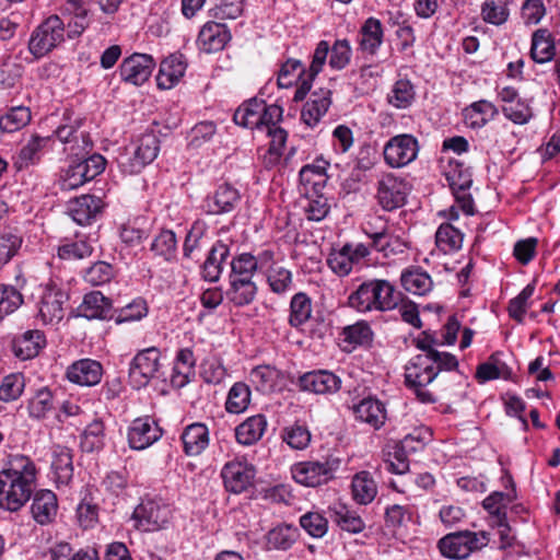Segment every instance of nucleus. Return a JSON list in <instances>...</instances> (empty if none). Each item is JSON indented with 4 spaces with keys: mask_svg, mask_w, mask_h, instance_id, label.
<instances>
[{
    "mask_svg": "<svg viewBox=\"0 0 560 560\" xmlns=\"http://www.w3.org/2000/svg\"><path fill=\"white\" fill-rule=\"evenodd\" d=\"M339 464L340 460L335 457L326 458L324 462H300L291 467V474L293 479L300 485L318 487L334 478Z\"/></svg>",
    "mask_w": 560,
    "mask_h": 560,
    "instance_id": "423d86ee",
    "label": "nucleus"
},
{
    "mask_svg": "<svg viewBox=\"0 0 560 560\" xmlns=\"http://www.w3.org/2000/svg\"><path fill=\"white\" fill-rule=\"evenodd\" d=\"M329 55V67L332 70L346 69L352 58V46L349 39H336L330 46L327 40H319L312 55V61L308 68V78L302 85L295 90L293 101L302 102L311 91L314 79L323 71Z\"/></svg>",
    "mask_w": 560,
    "mask_h": 560,
    "instance_id": "f03ea898",
    "label": "nucleus"
},
{
    "mask_svg": "<svg viewBox=\"0 0 560 560\" xmlns=\"http://www.w3.org/2000/svg\"><path fill=\"white\" fill-rule=\"evenodd\" d=\"M155 66L151 55L135 52L121 61L119 75L124 82L140 86L150 79Z\"/></svg>",
    "mask_w": 560,
    "mask_h": 560,
    "instance_id": "4468645a",
    "label": "nucleus"
},
{
    "mask_svg": "<svg viewBox=\"0 0 560 560\" xmlns=\"http://www.w3.org/2000/svg\"><path fill=\"white\" fill-rule=\"evenodd\" d=\"M412 509L407 505L393 504L385 510V524L388 528L405 527L412 520Z\"/></svg>",
    "mask_w": 560,
    "mask_h": 560,
    "instance_id": "338daca9",
    "label": "nucleus"
},
{
    "mask_svg": "<svg viewBox=\"0 0 560 560\" xmlns=\"http://www.w3.org/2000/svg\"><path fill=\"white\" fill-rule=\"evenodd\" d=\"M180 440L187 456H198L209 445V429L205 423L194 422L184 429Z\"/></svg>",
    "mask_w": 560,
    "mask_h": 560,
    "instance_id": "c756f323",
    "label": "nucleus"
},
{
    "mask_svg": "<svg viewBox=\"0 0 560 560\" xmlns=\"http://www.w3.org/2000/svg\"><path fill=\"white\" fill-rule=\"evenodd\" d=\"M151 249L159 256H162L165 260H172L176 256L177 241L175 233L171 230L161 231L155 236Z\"/></svg>",
    "mask_w": 560,
    "mask_h": 560,
    "instance_id": "69168bd1",
    "label": "nucleus"
},
{
    "mask_svg": "<svg viewBox=\"0 0 560 560\" xmlns=\"http://www.w3.org/2000/svg\"><path fill=\"white\" fill-rule=\"evenodd\" d=\"M282 378V372L271 365H258L250 371L252 383L262 394L275 392Z\"/></svg>",
    "mask_w": 560,
    "mask_h": 560,
    "instance_id": "4c0bfd02",
    "label": "nucleus"
},
{
    "mask_svg": "<svg viewBox=\"0 0 560 560\" xmlns=\"http://www.w3.org/2000/svg\"><path fill=\"white\" fill-rule=\"evenodd\" d=\"M331 511L332 521L341 530L350 534H359L364 530L365 523L355 511L342 504L336 505Z\"/></svg>",
    "mask_w": 560,
    "mask_h": 560,
    "instance_id": "de8ad7c7",
    "label": "nucleus"
},
{
    "mask_svg": "<svg viewBox=\"0 0 560 560\" xmlns=\"http://www.w3.org/2000/svg\"><path fill=\"white\" fill-rule=\"evenodd\" d=\"M464 234L451 223H443L435 233V244L443 254L458 250L463 245Z\"/></svg>",
    "mask_w": 560,
    "mask_h": 560,
    "instance_id": "8fccbe9b",
    "label": "nucleus"
},
{
    "mask_svg": "<svg viewBox=\"0 0 560 560\" xmlns=\"http://www.w3.org/2000/svg\"><path fill=\"white\" fill-rule=\"evenodd\" d=\"M36 474V466L30 457L13 455L9 467L0 470V509L20 511L34 492Z\"/></svg>",
    "mask_w": 560,
    "mask_h": 560,
    "instance_id": "f257e3e1",
    "label": "nucleus"
},
{
    "mask_svg": "<svg viewBox=\"0 0 560 560\" xmlns=\"http://www.w3.org/2000/svg\"><path fill=\"white\" fill-rule=\"evenodd\" d=\"M54 407L52 393L48 387H42L30 398L27 410L31 418L43 419Z\"/></svg>",
    "mask_w": 560,
    "mask_h": 560,
    "instance_id": "6e6d98bb",
    "label": "nucleus"
},
{
    "mask_svg": "<svg viewBox=\"0 0 560 560\" xmlns=\"http://www.w3.org/2000/svg\"><path fill=\"white\" fill-rule=\"evenodd\" d=\"M160 152V140L153 132L143 133L132 145L117 158L122 173L133 175L140 173L152 163Z\"/></svg>",
    "mask_w": 560,
    "mask_h": 560,
    "instance_id": "20e7f679",
    "label": "nucleus"
},
{
    "mask_svg": "<svg viewBox=\"0 0 560 560\" xmlns=\"http://www.w3.org/2000/svg\"><path fill=\"white\" fill-rule=\"evenodd\" d=\"M359 49L362 52L374 56L384 42V28L382 22L373 16L368 18L359 31Z\"/></svg>",
    "mask_w": 560,
    "mask_h": 560,
    "instance_id": "2f4dec72",
    "label": "nucleus"
},
{
    "mask_svg": "<svg viewBox=\"0 0 560 560\" xmlns=\"http://www.w3.org/2000/svg\"><path fill=\"white\" fill-rule=\"evenodd\" d=\"M512 369L500 360L499 353H492L487 362L477 366L475 376L479 383H486L498 378L508 381L512 378Z\"/></svg>",
    "mask_w": 560,
    "mask_h": 560,
    "instance_id": "58836bf2",
    "label": "nucleus"
},
{
    "mask_svg": "<svg viewBox=\"0 0 560 560\" xmlns=\"http://www.w3.org/2000/svg\"><path fill=\"white\" fill-rule=\"evenodd\" d=\"M103 376L102 364L92 359H81L67 369V378L80 386L97 385Z\"/></svg>",
    "mask_w": 560,
    "mask_h": 560,
    "instance_id": "b1692460",
    "label": "nucleus"
},
{
    "mask_svg": "<svg viewBox=\"0 0 560 560\" xmlns=\"http://www.w3.org/2000/svg\"><path fill=\"white\" fill-rule=\"evenodd\" d=\"M196 359L194 352L189 348L180 349L175 358L173 374L171 381L178 387L189 383L190 377L195 374Z\"/></svg>",
    "mask_w": 560,
    "mask_h": 560,
    "instance_id": "ea45409f",
    "label": "nucleus"
},
{
    "mask_svg": "<svg viewBox=\"0 0 560 560\" xmlns=\"http://www.w3.org/2000/svg\"><path fill=\"white\" fill-rule=\"evenodd\" d=\"M55 481L68 485L73 477L72 453L68 447L58 446L51 462Z\"/></svg>",
    "mask_w": 560,
    "mask_h": 560,
    "instance_id": "49530a36",
    "label": "nucleus"
},
{
    "mask_svg": "<svg viewBox=\"0 0 560 560\" xmlns=\"http://www.w3.org/2000/svg\"><path fill=\"white\" fill-rule=\"evenodd\" d=\"M377 491V483L370 471L362 470L352 477L351 493L358 504H370L376 498Z\"/></svg>",
    "mask_w": 560,
    "mask_h": 560,
    "instance_id": "c9c22d12",
    "label": "nucleus"
},
{
    "mask_svg": "<svg viewBox=\"0 0 560 560\" xmlns=\"http://www.w3.org/2000/svg\"><path fill=\"white\" fill-rule=\"evenodd\" d=\"M341 336L343 342L351 346L352 349L358 346H369L373 340V331L364 320L343 327Z\"/></svg>",
    "mask_w": 560,
    "mask_h": 560,
    "instance_id": "864d4df0",
    "label": "nucleus"
},
{
    "mask_svg": "<svg viewBox=\"0 0 560 560\" xmlns=\"http://www.w3.org/2000/svg\"><path fill=\"white\" fill-rule=\"evenodd\" d=\"M250 402V389L243 382L235 383L229 390L225 409L230 413L245 411Z\"/></svg>",
    "mask_w": 560,
    "mask_h": 560,
    "instance_id": "4d7b16f0",
    "label": "nucleus"
},
{
    "mask_svg": "<svg viewBox=\"0 0 560 560\" xmlns=\"http://www.w3.org/2000/svg\"><path fill=\"white\" fill-rule=\"evenodd\" d=\"M513 501L509 493L494 491L482 501V508L489 513L493 525L501 528L500 534L503 538L510 530L506 506Z\"/></svg>",
    "mask_w": 560,
    "mask_h": 560,
    "instance_id": "cd10ccee",
    "label": "nucleus"
},
{
    "mask_svg": "<svg viewBox=\"0 0 560 560\" xmlns=\"http://www.w3.org/2000/svg\"><path fill=\"white\" fill-rule=\"evenodd\" d=\"M482 20L489 24L502 25L509 19V10L498 0H486L481 5Z\"/></svg>",
    "mask_w": 560,
    "mask_h": 560,
    "instance_id": "774afa93",
    "label": "nucleus"
},
{
    "mask_svg": "<svg viewBox=\"0 0 560 560\" xmlns=\"http://www.w3.org/2000/svg\"><path fill=\"white\" fill-rule=\"evenodd\" d=\"M231 241L218 240L211 247L203 262V280H219L222 273V265L230 254Z\"/></svg>",
    "mask_w": 560,
    "mask_h": 560,
    "instance_id": "72a5a7b5",
    "label": "nucleus"
},
{
    "mask_svg": "<svg viewBox=\"0 0 560 560\" xmlns=\"http://www.w3.org/2000/svg\"><path fill=\"white\" fill-rule=\"evenodd\" d=\"M375 310L388 311L395 308L401 301V292L396 290L390 282H374Z\"/></svg>",
    "mask_w": 560,
    "mask_h": 560,
    "instance_id": "bf43d9fd",
    "label": "nucleus"
},
{
    "mask_svg": "<svg viewBox=\"0 0 560 560\" xmlns=\"http://www.w3.org/2000/svg\"><path fill=\"white\" fill-rule=\"evenodd\" d=\"M52 136L40 137L32 135L25 144L22 145L14 159V166L18 171L35 165L40 161L43 151L49 145Z\"/></svg>",
    "mask_w": 560,
    "mask_h": 560,
    "instance_id": "c85d7f7f",
    "label": "nucleus"
},
{
    "mask_svg": "<svg viewBox=\"0 0 560 560\" xmlns=\"http://www.w3.org/2000/svg\"><path fill=\"white\" fill-rule=\"evenodd\" d=\"M535 291V285L528 283L508 305L509 316L518 324L524 323L527 308L532 305L530 298Z\"/></svg>",
    "mask_w": 560,
    "mask_h": 560,
    "instance_id": "13d9d810",
    "label": "nucleus"
},
{
    "mask_svg": "<svg viewBox=\"0 0 560 560\" xmlns=\"http://www.w3.org/2000/svg\"><path fill=\"white\" fill-rule=\"evenodd\" d=\"M299 535L298 527L281 524L268 532L267 545L270 549L288 550L298 540Z\"/></svg>",
    "mask_w": 560,
    "mask_h": 560,
    "instance_id": "09e8293b",
    "label": "nucleus"
},
{
    "mask_svg": "<svg viewBox=\"0 0 560 560\" xmlns=\"http://www.w3.org/2000/svg\"><path fill=\"white\" fill-rule=\"evenodd\" d=\"M31 513L34 521L39 525H48L54 522L58 512L57 495L48 489L33 492Z\"/></svg>",
    "mask_w": 560,
    "mask_h": 560,
    "instance_id": "393cba45",
    "label": "nucleus"
},
{
    "mask_svg": "<svg viewBox=\"0 0 560 560\" xmlns=\"http://www.w3.org/2000/svg\"><path fill=\"white\" fill-rule=\"evenodd\" d=\"M332 92L320 88L314 91L303 105L301 120L310 128H315L331 106Z\"/></svg>",
    "mask_w": 560,
    "mask_h": 560,
    "instance_id": "aec40b11",
    "label": "nucleus"
},
{
    "mask_svg": "<svg viewBox=\"0 0 560 560\" xmlns=\"http://www.w3.org/2000/svg\"><path fill=\"white\" fill-rule=\"evenodd\" d=\"M352 410L358 421L364 422L375 430L381 429L387 419L385 405L374 397L363 398L353 406Z\"/></svg>",
    "mask_w": 560,
    "mask_h": 560,
    "instance_id": "bb28decb",
    "label": "nucleus"
},
{
    "mask_svg": "<svg viewBox=\"0 0 560 560\" xmlns=\"http://www.w3.org/2000/svg\"><path fill=\"white\" fill-rule=\"evenodd\" d=\"M374 282H362L359 289L349 296V305L359 312L375 308Z\"/></svg>",
    "mask_w": 560,
    "mask_h": 560,
    "instance_id": "680f3d73",
    "label": "nucleus"
},
{
    "mask_svg": "<svg viewBox=\"0 0 560 560\" xmlns=\"http://www.w3.org/2000/svg\"><path fill=\"white\" fill-rule=\"evenodd\" d=\"M282 440L293 450H305L311 443V432L307 427L294 423L282 430Z\"/></svg>",
    "mask_w": 560,
    "mask_h": 560,
    "instance_id": "e2e57ef3",
    "label": "nucleus"
},
{
    "mask_svg": "<svg viewBox=\"0 0 560 560\" xmlns=\"http://www.w3.org/2000/svg\"><path fill=\"white\" fill-rule=\"evenodd\" d=\"M31 119L32 115L28 107H12L4 115L0 116V131L9 133L19 131L27 126Z\"/></svg>",
    "mask_w": 560,
    "mask_h": 560,
    "instance_id": "603ef678",
    "label": "nucleus"
},
{
    "mask_svg": "<svg viewBox=\"0 0 560 560\" xmlns=\"http://www.w3.org/2000/svg\"><path fill=\"white\" fill-rule=\"evenodd\" d=\"M104 206L100 197L82 195L69 201L68 213L78 224L86 225L101 214Z\"/></svg>",
    "mask_w": 560,
    "mask_h": 560,
    "instance_id": "4be33fe9",
    "label": "nucleus"
},
{
    "mask_svg": "<svg viewBox=\"0 0 560 560\" xmlns=\"http://www.w3.org/2000/svg\"><path fill=\"white\" fill-rule=\"evenodd\" d=\"M445 177L453 191H467L472 185L470 168L456 160L448 163Z\"/></svg>",
    "mask_w": 560,
    "mask_h": 560,
    "instance_id": "3c124183",
    "label": "nucleus"
},
{
    "mask_svg": "<svg viewBox=\"0 0 560 560\" xmlns=\"http://www.w3.org/2000/svg\"><path fill=\"white\" fill-rule=\"evenodd\" d=\"M187 63L183 55H171L160 63L156 85L160 90H171L179 83L186 72Z\"/></svg>",
    "mask_w": 560,
    "mask_h": 560,
    "instance_id": "a878e982",
    "label": "nucleus"
},
{
    "mask_svg": "<svg viewBox=\"0 0 560 560\" xmlns=\"http://www.w3.org/2000/svg\"><path fill=\"white\" fill-rule=\"evenodd\" d=\"M133 518L143 530L153 532L162 528L168 522L170 510L167 506L149 500L135 509Z\"/></svg>",
    "mask_w": 560,
    "mask_h": 560,
    "instance_id": "412c9836",
    "label": "nucleus"
},
{
    "mask_svg": "<svg viewBox=\"0 0 560 560\" xmlns=\"http://www.w3.org/2000/svg\"><path fill=\"white\" fill-rule=\"evenodd\" d=\"M267 425L268 422L265 415L250 416L235 428V439L241 445H254L262 438Z\"/></svg>",
    "mask_w": 560,
    "mask_h": 560,
    "instance_id": "473e14b6",
    "label": "nucleus"
},
{
    "mask_svg": "<svg viewBox=\"0 0 560 560\" xmlns=\"http://www.w3.org/2000/svg\"><path fill=\"white\" fill-rule=\"evenodd\" d=\"M273 260L271 250H264L258 257L243 253L230 262L232 276L236 280H252L258 271H262Z\"/></svg>",
    "mask_w": 560,
    "mask_h": 560,
    "instance_id": "a211bd4d",
    "label": "nucleus"
},
{
    "mask_svg": "<svg viewBox=\"0 0 560 560\" xmlns=\"http://www.w3.org/2000/svg\"><path fill=\"white\" fill-rule=\"evenodd\" d=\"M105 439V425L102 420H93L82 433L81 436V448L84 452L92 453L98 451L104 445Z\"/></svg>",
    "mask_w": 560,
    "mask_h": 560,
    "instance_id": "5fc2aeb1",
    "label": "nucleus"
},
{
    "mask_svg": "<svg viewBox=\"0 0 560 560\" xmlns=\"http://www.w3.org/2000/svg\"><path fill=\"white\" fill-rule=\"evenodd\" d=\"M312 313V303L310 298L304 293H296L290 304L289 323L293 327H300L306 323Z\"/></svg>",
    "mask_w": 560,
    "mask_h": 560,
    "instance_id": "052dcab7",
    "label": "nucleus"
},
{
    "mask_svg": "<svg viewBox=\"0 0 560 560\" xmlns=\"http://www.w3.org/2000/svg\"><path fill=\"white\" fill-rule=\"evenodd\" d=\"M230 39L231 33L225 24L207 22L198 34L197 44L202 51L212 54L221 51Z\"/></svg>",
    "mask_w": 560,
    "mask_h": 560,
    "instance_id": "5701e85b",
    "label": "nucleus"
},
{
    "mask_svg": "<svg viewBox=\"0 0 560 560\" xmlns=\"http://www.w3.org/2000/svg\"><path fill=\"white\" fill-rule=\"evenodd\" d=\"M458 366L455 355L448 352L431 351L413 357L406 366V385H429L442 371H453Z\"/></svg>",
    "mask_w": 560,
    "mask_h": 560,
    "instance_id": "7ed1b4c3",
    "label": "nucleus"
},
{
    "mask_svg": "<svg viewBox=\"0 0 560 560\" xmlns=\"http://www.w3.org/2000/svg\"><path fill=\"white\" fill-rule=\"evenodd\" d=\"M420 150L418 139L410 133L392 137L383 148L385 163L393 168H400L412 163Z\"/></svg>",
    "mask_w": 560,
    "mask_h": 560,
    "instance_id": "1a4fd4ad",
    "label": "nucleus"
},
{
    "mask_svg": "<svg viewBox=\"0 0 560 560\" xmlns=\"http://www.w3.org/2000/svg\"><path fill=\"white\" fill-rule=\"evenodd\" d=\"M439 550L448 559H466L474 550L479 548V538L472 532L451 533L439 540Z\"/></svg>",
    "mask_w": 560,
    "mask_h": 560,
    "instance_id": "dca6fc26",
    "label": "nucleus"
},
{
    "mask_svg": "<svg viewBox=\"0 0 560 560\" xmlns=\"http://www.w3.org/2000/svg\"><path fill=\"white\" fill-rule=\"evenodd\" d=\"M329 163L324 159H316L313 163L304 165L300 171L301 184L315 194L319 192L327 183V168Z\"/></svg>",
    "mask_w": 560,
    "mask_h": 560,
    "instance_id": "e433bc0d",
    "label": "nucleus"
},
{
    "mask_svg": "<svg viewBox=\"0 0 560 560\" xmlns=\"http://www.w3.org/2000/svg\"><path fill=\"white\" fill-rule=\"evenodd\" d=\"M106 160L101 154H92L85 160L70 164L62 173L60 183L65 190L81 187L104 172Z\"/></svg>",
    "mask_w": 560,
    "mask_h": 560,
    "instance_id": "6e6552de",
    "label": "nucleus"
},
{
    "mask_svg": "<svg viewBox=\"0 0 560 560\" xmlns=\"http://www.w3.org/2000/svg\"><path fill=\"white\" fill-rule=\"evenodd\" d=\"M25 378L22 373H11L3 377L0 384V400L10 402L16 400L23 393Z\"/></svg>",
    "mask_w": 560,
    "mask_h": 560,
    "instance_id": "0e129e2a",
    "label": "nucleus"
},
{
    "mask_svg": "<svg viewBox=\"0 0 560 560\" xmlns=\"http://www.w3.org/2000/svg\"><path fill=\"white\" fill-rule=\"evenodd\" d=\"M307 78L308 69H305L303 62L299 59L289 58L281 66L277 81L278 86L282 89H288L293 84L299 83L296 88L298 90Z\"/></svg>",
    "mask_w": 560,
    "mask_h": 560,
    "instance_id": "37998d69",
    "label": "nucleus"
},
{
    "mask_svg": "<svg viewBox=\"0 0 560 560\" xmlns=\"http://www.w3.org/2000/svg\"><path fill=\"white\" fill-rule=\"evenodd\" d=\"M261 110L264 101L253 98L242 104L234 113L233 120L236 125L245 128H261Z\"/></svg>",
    "mask_w": 560,
    "mask_h": 560,
    "instance_id": "a19ab883",
    "label": "nucleus"
},
{
    "mask_svg": "<svg viewBox=\"0 0 560 560\" xmlns=\"http://www.w3.org/2000/svg\"><path fill=\"white\" fill-rule=\"evenodd\" d=\"M556 55V47L551 34L546 28L534 32L532 37L530 56L535 62L545 63Z\"/></svg>",
    "mask_w": 560,
    "mask_h": 560,
    "instance_id": "79ce46f5",
    "label": "nucleus"
},
{
    "mask_svg": "<svg viewBox=\"0 0 560 560\" xmlns=\"http://www.w3.org/2000/svg\"><path fill=\"white\" fill-rule=\"evenodd\" d=\"M369 254L370 249L364 244H346L341 249L329 255L328 265L337 276L346 277L352 270H359L365 266Z\"/></svg>",
    "mask_w": 560,
    "mask_h": 560,
    "instance_id": "f8f14e48",
    "label": "nucleus"
},
{
    "mask_svg": "<svg viewBox=\"0 0 560 560\" xmlns=\"http://www.w3.org/2000/svg\"><path fill=\"white\" fill-rule=\"evenodd\" d=\"M65 40V23L58 15H50L32 33L28 49L39 59L58 47Z\"/></svg>",
    "mask_w": 560,
    "mask_h": 560,
    "instance_id": "39448f33",
    "label": "nucleus"
},
{
    "mask_svg": "<svg viewBox=\"0 0 560 560\" xmlns=\"http://www.w3.org/2000/svg\"><path fill=\"white\" fill-rule=\"evenodd\" d=\"M241 195L236 188L230 184L220 185L213 195L206 199L207 212L212 214H222L231 212L240 202Z\"/></svg>",
    "mask_w": 560,
    "mask_h": 560,
    "instance_id": "7c9ffc66",
    "label": "nucleus"
},
{
    "mask_svg": "<svg viewBox=\"0 0 560 560\" xmlns=\"http://www.w3.org/2000/svg\"><path fill=\"white\" fill-rule=\"evenodd\" d=\"M296 384L302 392L329 395L340 389L341 380L330 371L316 370L302 374Z\"/></svg>",
    "mask_w": 560,
    "mask_h": 560,
    "instance_id": "f3484780",
    "label": "nucleus"
},
{
    "mask_svg": "<svg viewBox=\"0 0 560 560\" xmlns=\"http://www.w3.org/2000/svg\"><path fill=\"white\" fill-rule=\"evenodd\" d=\"M256 468L245 458L226 462L221 469V477L226 491L242 493L254 485Z\"/></svg>",
    "mask_w": 560,
    "mask_h": 560,
    "instance_id": "9b49d317",
    "label": "nucleus"
},
{
    "mask_svg": "<svg viewBox=\"0 0 560 560\" xmlns=\"http://www.w3.org/2000/svg\"><path fill=\"white\" fill-rule=\"evenodd\" d=\"M161 351L156 347H149L139 351L130 363L129 375L139 386H145L153 378L161 375Z\"/></svg>",
    "mask_w": 560,
    "mask_h": 560,
    "instance_id": "ddd939ff",
    "label": "nucleus"
},
{
    "mask_svg": "<svg viewBox=\"0 0 560 560\" xmlns=\"http://www.w3.org/2000/svg\"><path fill=\"white\" fill-rule=\"evenodd\" d=\"M409 190V184L404 177L386 173L377 180L376 199L384 210L390 211L406 203Z\"/></svg>",
    "mask_w": 560,
    "mask_h": 560,
    "instance_id": "9d476101",
    "label": "nucleus"
},
{
    "mask_svg": "<svg viewBox=\"0 0 560 560\" xmlns=\"http://www.w3.org/2000/svg\"><path fill=\"white\" fill-rule=\"evenodd\" d=\"M110 308V301L101 292L94 291L84 295L78 307L79 315L88 319L103 318Z\"/></svg>",
    "mask_w": 560,
    "mask_h": 560,
    "instance_id": "a18cd8bd",
    "label": "nucleus"
},
{
    "mask_svg": "<svg viewBox=\"0 0 560 560\" xmlns=\"http://www.w3.org/2000/svg\"><path fill=\"white\" fill-rule=\"evenodd\" d=\"M162 434V429L152 417H139L128 427V444L132 450L142 451L159 441Z\"/></svg>",
    "mask_w": 560,
    "mask_h": 560,
    "instance_id": "2eb2a0df",
    "label": "nucleus"
},
{
    "mask_svg": "<svg viewBox=\"0 0 560 560\" xmlns=\"http://www.w3.org/2000/svg\"><path fill=\"white\" fill-rule=\"evenodd\" d=\"M46 343V336L42 330L28 329L13 337L11 350L15 358L26 361L36 358Z\"/></svg>",
    "mask_w": 560,
    "mask_h": 560,
    "instance_id": "6ab92c4d",
    "label": "nucleus"
},
{
    "mask_svg": "<svg viewBox=\"0 0 560 560\" xmlns=\"http://www.w3.org/2000/svg\"><path fill=\"white\" fill-rule=\"evenodd\" d=\"M416 100L415 85L408 79L397 80L387 93L386 101L397 109L409 108Z\"/></svg>",
    "mask_w": 560,
    "mask_h": 560,
    "instance_id": "c03bdc74",
    "label": "nucleus"
},
{
    "mask_svg": "<svg viewBox=\"0 0 560 560\" xmlns=\"http://www.w3.org/2000/svg\"><path fill=\"white\" fill-rule=\"evenodd\" d=\"M498 114L497 107L489 101L474 102L463 110L464 122L472 129H480Z\"/></svg>",
    "mask_w": 560,
    "mask_h": 560,
    "instance_id": "f704fd0d",
    "label": "nucleus"
},
{
    "mask_svg": "<svg viewBox=\"0 0 560 560\" xmlns=\"http://www.w3.org/2000/svg\"><path fill=\"white\" fill-rule=\"evenodd\" d=\"M40 300L38 303V318L44 325H57L63 318V304L69 295L57 282L39 284Z\"/></svg>",
    "mask_w": 560,
    "mask_h": 560,
    "instance_id": "0eeeda50",
    "label": "nucleus"
}]
</instances>
